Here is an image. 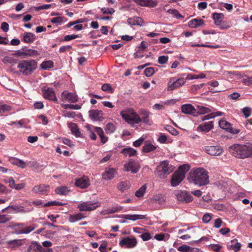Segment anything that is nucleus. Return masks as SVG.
<instances>
[{"instance_id": "obj_47", "label": "nucleus", "mask_w": 252, "mask_h": 252, "mask_svg": "<svg viewBox=\"0 0 252 252\" xmlns=\"http://www.w3.org/2000/svg\"><path fill=\"white\" fill-rule=\"evenodd\" d=\"M36 228V225L33 224L31 226H26L25 223H24L23 234H28L31 232L32 231Z\"/></svg>"}, {"instance_id": "obj_59", "label": "nucleus", "mask_w": 252, "mask_h": 252, "mask_svg": "<svg viewBox=\"0 0 252 252\" xmlns=\"http://www.w3.org/2000/svg\"><path fill=\"white\" fill-rule=\"evenodd\" d=\"M153 201L158 203L159 204H162L164 202V199L160 196H155L153 197Z\"/></svg>"}, {"instance_id": "obj_8", "label": "nucleus", "mask_w": 252, "mask_h": 252, "mask_svg": "<svg viewBox=\"0 0 252 252\" xmlns=\"http://www.w3.org/2000/svg\"><path fill=\"white\" fill-rule=\"evenodd\" d=\"M137 244L136 239L134 237H126L119 242L121 247H125L128 249L134 248Z\"/></svg>"}, {"instance_id": "obj_15", "label": "nucleus", "mask_w": 252, "mask_h": 252, "mask_svg": "<svg viewBox=\"0 0 252 252\" xmlns=\"http://www.w3.org/2000/svg\"><path fill=\"white\" fill-rule=\"evenodd\" d=\"M24 240L14 239L5 242L6 247L12 250H16L23 245Z\"/></svg>"}, {"instance_id": "obj_9", "label": "nucleus", "mask_w": 252, "mask_h": 252, "mask_svg": "<svg viewBox=\"0 0 252 252\" xmlns=\"http://www.w3.org/2000/svg\"><path fill=\"white\" fill-rule=\"evenodd\" d=\"M99 205L98 202L92 203L86 201L79 204L77 208L80 211H91L97 208Z\"/></svg>"}, {"instance_id": "obj_51", "label": "nucleus", "mask_w": 252, "mask_h": 252, "mask_svg": "<svg viewBox=\"0 0 252 252\" xmlns=\"http://www.w3.org/2000/svg\"><path fill=\"white\" fill-rule=\"evenodd\" d=\"M63 204L59 201H49L47 203L44 204L43 206L44 207H47L52 206H62Z\"/></svg>"}, {"instance_id": "obj_20", "label": "nucleus", "mask_w": 252, "mask_h": 252, "mask_svg": "<svg viewBox=\"0 0 252 252\" xmlns=\"http://www.w3.org/2000/svg\"><path fill=\"white\" fill-rule=\"evenodd\" d=\"M213 121H209L208 122L203 123L199 125L197 128V130L207 132L212 129L213 128Z\"/></svg>"}, {"instance_id": "obj_64", "label": "nucleus", "mask_w": 252, "mask_h": 252, "mask_svg": "<svg viewBox=\"0 0 252 252\" xmlns=\"http://www.w3.org/2000/svg\"><path fill=\"white\" fill-rule=\"evenodd\" d=\"M212 219L210 214L206 213L202 217V221L204 223L209 222Z\"/></svg>"}, {"instance_id": "obj_10", "label": "nucleus", "mask_w": 252, "mask_h": 252, "mask_svg": "<svg viewBox=\"0 0 252 252\" xmlns=\"http://www.w3.org/2000/svg\"><path fill=\"white\" fill-rule=\"evenodd\" d=\"M177 199L181 203H188L193 200L192 196L187 191H180L176 194Z\"/></svg>"}, {"instance_id": "obj_57", "label": "nucleus", "mask_w": 252, "mask_h": 252, "mask_svg": "<svg viewBox=\"0 0 252 252\" xmlns=\"http://www.w3.org/2000/svg\"><path fill=\"white\" fill-rule=\"evenodd\" d=\"M168 57L167 56H161L158 58V63L161 64L166 63L168 62Z\"/></svg>"}, {"instance_id": "obj_44", "label": "nucleus", "mask_w": 252, "mask_h": 252, "mask_svg": "<svg viewBox=\"0 0 252 252\" xmlns=\"http://www.w3.org/2000/svg\"><path fill=\"white\" fill-rule=\"evenodd\" d=\"M167 12L173 15V16L177 19H183L184 16L182 15L179 12L175 9H169Z\"/></svg>"}, {"instance_id": "obj_28", "label": "nucleus", "mask_w": 252, "mask_h": 252, "mask_svg": "<svg viewBox=\"0 0 252 252\" xmlns=\"http://www.w3.org/2000/svg\"><path fill=\"white\" fill-rule=\"evenodd\" d=\"M68 127L70 128L71 132L76 137H78L81 136V132L76 124L73 123H69L68 125Z\"/></svg>"}, {"instance_id": "obj_19", "label": "nucleus", "mask_w": 252, "mask_h": 252, "mask_svg": "<svg viewBox=\"0 0 252 252\" xmlns=\"http://www.w3.org/2000/svg\"><path fill=\"white\" fill-rule=\"evenodd\" d=\"M184 178V175L183 174H181L180 173H177L176 171L173 174L171 180V186L173 187L178 186Z\"/></svg>"}, {"instance_id": "obj_5", "label": "nucleus", "mask_w": 252, "mask_h": 252, "mask_svg": "<svg viewBox=\"0 0 252 252\" xmlns=\"http://www.w3.org/2000/svg\"><path fill=\"white\" fill-rule=\"evenodd\" d=\"M174 169V167L167 160L162 161L157 168L158 175L161 178H164L172 172Z\"/></svg>"}, {"instance_id": "obj_2", "label": "nucleus", "mask_w": 252, "mask_h": 252, "mask_svg": "<svg viewBox=\"0 0 252 252\" xmlns=\"http://www.w3.org/2000/svg\"><path fill=\"white\" fill-rule=\"evenodd\" d=\"M229 151L237 158H247L252 155V145L234 144L229 147Z\"/></svg>"}, {"instance_id": "obj_30", "label": "nucleus", "mask_w": 252, "mask_h": 252, "mask_svg": "<svg viewBox=\"0 0 252 252\" xmlns=\"http://www.w3.org/2000/svg\"><path fill=\"white\" fill-rule=\"evenodd\" d=\"M85 216L83 214L79 213L76 214L69 215L68 217V221L71 223H74L85 218Z\"/></svg>"}, {"instance_id": "obj_7", "label": "nucleus", "mask_w": 252, "mask_h": 252, "mask_svg": "<svg viewBox=\"0 0 252 252\" xmlns=\"http://www.w3.org/2000/svg\"><path fill=\"white\" fill-rule=\"evenodd\" d=\"M140 168V165L137 160L130 159L124 165V170L126 172H130L132 174L137 173Z\"/></svg>"}, {"instance_id": "obj_52", "label": "nucleus", "mask_w": 252, "mask_h": 252, "mask_svg": "<svg viewBox=\"0 0 252 252\" xmlns=\"http://www.w3.org/2000/svg\"><path fill=\"white\" fill-rule=\"evenodd\" d=\"M24 53L26 55L32 57H35L39 55V52L37 50L32 49L26 50Z\"/></svg>"}, {"instance_id": "obj_29", "label": "nucleus", "mask_w": 252, "mask_h": 252, "mask_svg": "<svg viewBox=\"0 0 252 252\" xmlns=\"http://www.w3.org/2000/svg\"><path fill=\"white\" fill-rule=\"evenodd\" d=\"M90 184L88 179L86 178H79L76 180L75 185L82 189L87 188Z\"/></svg>"}, {"instance_id": "obj_4", "label": "nucleus", "mask_w": 252, "mask_h": 252, "mask_svg": "<svg viewBox=\"0 0 252 252\" xmlns=\"http://www.w3.org/2000/svg\"><path fill=\"white\" fill-rule=\"evenodd\" d=\"M121 115L123 119L131 126L141 122L140 117L132 109H128L127 111H121Z\"/></svg>"}, {"instance_id": "obj_60", "label": "nucleus", "mask_w": 252, "mask_h": 252, "mask_svg": "<svg viewBox=\"0 0 252 252\" xmlns=\"http://www.w3.org/2000/svg\"><path fill=\"white\" fill-rule=\"evenodd\" d=\"M144 138L142 137H140L139 139L133 142V145L136 147H140L144 142Z\"/></svg>"}, {"instance_id": "obj_55", "label": "nucleus", "mask_w": 252, "mask_h": 252, "mask_svg": "<svg viewBox=\"0 0 252 252\" xmlns=\"http://www.w3.org/2000/svg\"><path fill=\"white\" fill-rule=\"evenodd\" d=\"M11 217L7 215H0V223H4L10 220Z\"/></svg>"}, {"instance_id": "obj_3", "label": "nucleus", "mask_w": 252, "mask_h": 252, "mask_svg": "<svg viewBox=\"0 0 252 252\" xmlns=\"http://www.w3.org/2000/svg\"><path fill=\"white\" fill-rule=\"evenodd\" d=\"M37 67V62L34 60H21L17 65L19 72L26 76L31 74Z\"/></svg>"}, {"instance_id": "obj_6", "label": "nucleus", "mask_w": 252, "mask_h": 252, "mask_svg": "<svg viewBox=\"0 0 252 252\" xmlns=\"http://www.w3.org/2000/svg\"><path fill=\"white\" fill-rule=\"evenodd\" d=\"M186 83V79L184 77L176 78V77H171L170 78L168 83L167 91H172L174 90L179 88L183 86Z\"/></svg>"}, {"instance_id": "obj_21", "label": "nucleus", "mask_w": 252, "mask_h": 252, "mask_svg": "<svg viewBox=\"0 0 252 252\" xmlns=\"http://www.w3.org/2000/svg\"><path fill=\"white\" fill-rule=\"evenodd\" d=\"M241 244L238 242L236 239L232 240L227 245V248L229 250H233L235 252H239L241 248Z\"/></svg>"}, {"instance_id": "obj_50", "label": "nucleus", "mask_w": 252, "mask_h": 252, "mask_svg": "<svg viewBox=\"0 0 252 252\" xmlns=\"http://www.w3.org/2000/svg\"><path fill=\"white\" fill-rule=\"evenodd\" d=\"M101 90L104 92H106L110 93H113L114 89L112 88L111 85L108 83L104 84L101 87Z\"/></svg>"}, {"instance_id": "obj_31", "label": "nucleus", "mask_w": 252, "mask_h": 252, "mask_svg": "<svg viewBox=\"0 0 252 252\" xmlns=\"http://www.w3.org/2000/svg\"><path fill=\"white\" fill-rule=\"evenodd\" d=\"M116 173L115 169L113 168L106 170L105 173L102 174V177L105 180H111L114 177Z\"/></svg>"}, {"instance_id": "obj_43", "label": "nucleus", "mask_w": 252, "mask_h": 252, "mask_svg": "<svg viewBox=\"0 0 252 252\" xmlns=\"http://www.w3.org/2000/svg\"><path fill=\"white\" fill-rule=\"evenodd\" d=\"M189 168L190 166L189 165L184 164L180 166L179 168V170L176 172L177 173H180L181 174H183L185 178L186 173L189 170Z\"/></svg>"}, {"instance_id": "obj_13", "label": "nucleus", "mask_w": 252, "mask_h": 252, "mask_svg": "<svg viewBox=\"0 0 252 252\" xmlns=\"http://www.w3.org/2000/svg\"><path fill=\"white\" fill-rule=\"evenodd\" d=\"M61 98L63 101H67L71 103L78 101V96L75 94L67 91H63L62 93Z\"/></svg>"}, {"instance_id": "obj_22", "label": "nucleus", "mask_w": 252, "mask_h": 252, "mask_svg": "<svg viewBox=\"0 0 252 252\" xmlns=\"http://www.w3.org/2000/svg\"><path fill=\"white\" fill-rule=\"evenodd\" d=\"M48 188L49 186L41 184L35 186L32 188V190L33 192L36 193H39L42 194H45L47 193Z\"/></svg>"}, {"instance_id": "obj_42", "label": "nucleus", "mask_w": 252, "mask_h": 252, "mask_svg": "<svg viewBox=\"0 0 252 252\" xmlns=\"http://www.w3.org/2000/svg\"><path fill=\"white\" fill-rule=\"evenodd\" d=\"M54 66V63L52 61H47L43 62L41 64V67L42 69L48 70Z\"/></svg>"}, {"instance_id": "obj_32", "label": "nucleus", "mask_w": 252, "mask_h": 252, "mask_svg": "<svg viewBox=\"0 0 252 252\" xmlns=\"http://www.w3.org/2000/svg\"><path fill=\"white\" fill-rule=\"evenodd\" d=\"M121 218L131 220L133 221L137 220H142L145 219V216L142 215H123Z\"/></svg>"}, {"instance_id": "obj_46", "label": "nucleus", "mask_w": 252, "mask_h": 252, "mask_svg": "<svg viewBox=\"0 0 252 252\" xmlns=\"http://www.w3.org/2000/svg\"><path fill=\"white\" fill-rule=\"evenodd\" d=\"M61 106L65 109L79 110L81 108V106L78 104H62Z\"/></svg>"}, {"instance_id": "obj_14", "label": "nucleus", "mask_w": 252, "mask_h": 252, "mask_svg": "<svg viewBox=\"0 0 252 252\" xmlns=\"http://www.w3.org/2000/svg\"><path fill=\"white\" fill-rule=\"evenodd\" d=\"M43 93V95L44 98L52 100L53 101H57V98L56 96L55 92L53 88H45L42 90Z\"/></svg>"}, {"instance_id": "obj_25", "label": "nucleus", "mask_w": 252, "mask_h": 252, "mask_svg": "<svg viewBox=\"0 0 252 252\" xmlns=\"http://www.w3.org/2000/svg\"><path fill=\"white\" fill-rule=\"evenodd\" d=\"M42 247L36 242H32L29 246L28 252H41Z\"/></svg>"}, {"instance_id": "obj_37", "label": "nucleus", "mask_w": 252, "mask_h": 252, "mask_svg": "<svg viewBox=\"0 0 252 252\" xmlns=\"http://www.w3.org/2000/svg\"><path fill=\"white\" fill-rule=\"evenodd\" d=\"M121 153L126 156L132 157L136 155L137 152L132 148L128 147L123 149Z\"/></svg>"}, {"instance_id": "obj_24", "label": "nucleus", "mask_w": 252, "mask_h": 252, "mask_svg": "<svg viewBox=\"0 0 252 252\" xmlns=\"http://www.w3.org/2000/svg\"><path fill=\"white\" fill-rule=\"evenodd\" d=\"M23 226H24V223H18L13 224L11 226V227L12 228V231H11V233L13 234H23Z\"/></svg>"}, {"instance_id": "obj_36", "label": "nucleus", "mask_w": 252, "mask_h": 252, "mask_svg": "<svg viewBox=\"0 0 252 252\" xmlns=\"http://www.w3.org/2000/svg\"><path fill=\"white\" fill-rule=\"evenodd\" d=\"M139 114L141 117H140L141 119V122H143L145 124H148L150 121V112L148 111L142 109L140 111Z\"/></svg>"}, {"instance_id": "obj_62", "label": "nucleus", "mask_w": 252, "mask_h": 252, "mask_svg": "<svg viewBox=\"0 0 252 252\" xmlns=\"http://www.w3.org/2000/svg\"><path fill=\"white\" fill-rule=\"evenodd\" d=\"M78 37H79V35L77 34L66 35L64 37L63 40L68 41Z\"/></svg>"}, {"instance_id": "obj_56", "label": "nucleus", "mask_w": 252, "mask_h": 252, "mask_svg": "<svg viewBox=\"0 0 252 252\" xmlns=\"http://www.w3.org/2000/svg\"><path fill=\"white\" fill-rule=\"evenodd\" d=\"M63 113V116L65 117L74 118L76 117V113L75 112L64 111Z\"/></svg>"}, {"instance_id": "obj_33", "label": "nucleus", "mask_w": 252, "mask_h": 252, "mask_svg": "<svg viewBox=\"0 0 252 252\" xmlns=\"http://www.w3.org/2000/svg\"><path fill=\"white\" fill-rule=\"evenodd\" d=\"M156 148L157 147L153 145L150 141H146L142 147V151L145 153H148L154 151Z\"/></svg>"}, {"instance_id": "obj_45", "label": "nucleus", "mask_w": 252, "mask_h": 252, "mask_svg": "<svg viewBox=\"0 0 252 252\" xmlns=\"http://www.w3.org/2000/svg\"><path fill=\"white\" fill-rule=\"evenodd\" d=\"M6 209L8 210H15L17 212H24V209L23 207L20 206H9L6 208L2 210V212H4Z\"/></svg>"}, {"instance_id": "obj_23", "label": "nucleus", "mask_w": 252, "mask_h": 252, "mask_svg": "<svg viewBox=\"0 0 252 252\" xmlns=\"http://www.w3.org/2000/svg\"><path fill=\"white\" fill-rule=\"evenodd\" d=\"M9 161L11 164L23 169L25 168L27 166V163L25 162L16 158L11 157L9 158Z\"/></svg>"}, {"instance_id": "obj_34", "label": "nucleus", "mask_w": 252, "mask_h": 252, "mask_svg": "<svg viewBox=\"0 0 252 252\" xmlns=\"http://www.w3.org/2000/svg\"><path fill=\"white\" fill-rule=\"evenodd\" d=\"M204 24V21L201 19H193L188 23L189 27L191 28H195L200 26Z\"/></svg>"}, {"instance_id": "obj_1", "label": "nucleus", "mask_w": 252, "mask_h": 252, "mask_svg": "<svg viewBox=\"0 0 252 252\" xmlns=\"http://www.w3.org/2000/svg\"><path fill=\"white\" fill-rule=\"evenodd\" d=\"M208 172L204 168H199L190 171L188 177L190 183L199 186H204L209 182Z\"/></svg>"}, {"instance_id": "obj_12", "label": "nucleus", "mask_w": 252, "mask_h": 252, "mask_svg": "<svg viewBox=\"0 0 252 252\" xmlns=\"http://www.w3.org/2000/svg\"><path fill=\"white\" fill-rule=\"evenodd\" d=\"M219 126L221 128L232 134H238L240 132L239 129L232 127L231 124L224 120L219 121Z\"/></svg>"}, {"instance_id": "obj_48", "label": "nucleus", "mask_w": 252, "mask_h": 252, "mask_svg": "<svg viewBox=\"0 0 252 252\" xmlns=\"http://www.w3.org/2000/svg\"><path fill=\"white\" fill-rule=\"evenodd\" d=\"M115 130L116 126L111 123L107 124L105 128V130L107 133H112L114 132Z\"/></svg>"}, {"instance_id": "obj_17", "label": "nucleus", "mask_w": 252, "mask_h": 252, "mask_svg": "<svg viewBox=\"0 0 252 252\" xmlns=\"http://www.w3.org/2000/svg\"><path fill=\"white\" fill-rule=\"evenodd\" d=\"M182 112L186 114L195 116L196 113V110L191 104H183L181 106Z\"/></svg>"}, {"instance_id": "obj_26", "label": "nucleus", "mask_w": 252, "mask_h": 252, "mask_svg": "<svg viewBox=\"0 0 252 252\" xmlns=\"http://www.w3.org/2000/svg\"><path fill=\"white\" fill-rule=\"evenodd\" d=\"M127 23L130 25H137L141 26L143 24V19L139 17L134 16L129 18L127 20Z\"/></svg>"}, {"instance_id": "obj_41", "label": "nucleus", "mask_w": 252, "mask_h": 252, "mask_svg": "<svg viewBox=\"0 0 252 252\" xmlns=\"http://www.w3.org/2000/svg\"><path fill=\"white\" fill-rule=\"evenodd\" d=\"M67 19L64 17H56L51 20V22L53 24H62L63 21L66 22Z\"/></svg>"}, {"instance_id": "obj_61", "label": "nucleus", "mask_w": 252, "mask_h": 252, "mask_svg": "<svg viewBox=\"0 0 252 252\" xmlns=\"http://www.w3.org/2000/svg\"><path fill=\"white\" fill-rule=\"evenodd\" d=\"M11 110V107L7 105L4 104L0 106V113L8 112Z\"/></svg>"}, {"instance_id": "obj_16", "label": "nucleus", "mask_w": 252, "mask_h": 252, "mask_svg": "<svg viewBox=\"0 0 252 252\" xmlns=\"http://www.w3.org/2000/svg\"><path fill=\"white\" fill-rule=\"evenodd\" d=\"M103 112L99 110H91L89 111V117L94 121H102L103 120Z\"/></svg>"}, {"instance_id": "obj_38", "label": "nucleus", "mask_w": 252, "mask_h": 252, "mask_svg": "<svg viewBox=\"0 0 252 252\" xmlns=\"http://www.w3.org/2000/svg\"><path fill=\"white\" fill-rule=\"evenodd\" d=\"M130 187V184L127 181H122L117 185L118 189L122 192L128 189Z\"/></svg>"}, {"instance_id": "obj_49", "label": "nucleus", "mask_w": 252, "mask_h": 252, "mask_svg": "<svg viewBox=\"0 0 252 252\" xmlns=\"http://www.w3.org/2000/svg\"><path fill=\"white\" fill-rule=\"evenodd\" d=\"M146 189V186L145 185L142 186L139 189L135 192V196L138 197H142L145 193Z\"/></svg>"}, {"instance_id": "obj_63", "label": "nucleus", "mask_w": 252, "mask_h": 252, "mask_svg": "<svg viewBox=\"0 0 252 252\" xmlns=\"http://www.w3.org/2000/svg\"><path fill=\"white\" fill-rule=\"evenodd\" d=\"M140 237L144 241H146L150 240L151 238V235L149 233L146 232L140 235Z\"/></svg>"}, {"instance_id": "obj_27", "label": "nucleus", "mask_w": 252, "mask_h": 252, "mask_svg": "<svg viewBox=\"0 0 252 252\" xmlns=\"http://www.w3.org/2000/svg\"><path fill=\"white\" fill-rule=\"evenodd\" d=\"M35 35L32 32H25L24 34L23 41L27 43H31L35 39Z\"/></svg>"}, {"instance_id": "obj_40", "label": "nucleus", "mask_w": 252, "mask_h": 252, "mask_svg": "<svg viewBox=\"0 0 252 252\" xmlns=\"http://www.w3.org/2000/svg\"><path fill=\"white\" fill-rule=\"evenodd\" d=\"M212 110L209 107L203 106H197V112L196 113L199 114H205L211 113Z\"/></svg>"}, {"instance_id": "obj_18", "label": "nucleus", "mask_w": 252, "mask_h": 252, "mask_svg": "<svg viewBox=\"0 0 252 252\" xmlns=\"http://www.w3.org/2000/svg\"><path fill=\"white\" fill-rule=\"evenodd\" d=\"M134 1L141 6L155 7L158 5V1L154 0H134Z\"/></svg>"}, {"instance_id": "obj_11", "label": "nucleus", "mask_w": 252, "mask_h": 252, "mask_svg": "<svg viewBox=\"0 0 252 252\" xmlns=\"http://www.w3.org/2000/svg\"><path fill=\"white\" fill-rule=\"evenodd\" d=\"M203 150L211 156H219L223 152V149L219 146H206Z\"/></svg>"}, {"instance_id": "obj_53", "label": "nucleus", "mask_w": 252, "mask_h": 252, "mask_svg": "<svg viewBox=\"0 0 252 252\" xmlns=\"http://www.w3.org/2000/svg\"><path fill=\"white\" fill-rule=\"evenodd\" d=\"M191 249V247L187 245H183L177 248L178 251L180 252H190Z\"/></svg>"}, {"instance_id": "obj_58", "label": "nucleus", "mask_w": 252, "mask_h": 252, "mask_svg": "<svg viewBox=\"0 0 252 252\" xmlns=\"http://www.w3.org/2000/svg\"><path fill=\"white\" fill-rule=\"evenodd\" d=\"M101 12L104 14H112L115 12L113 8H106L105 7L101 8Z\"/></svg>"}, {"instance_id": "obj_39", "label": "nucleus", "mask_w": 252, "mask_h": 252, "mask_svg": "<svg viewBox=\"0 0 252 252\" xmlns=\"http://www.w3.org/2000/svg\"><path fill=\"white\" fill-rule=\"evenodd\" d=\"M69 191L70 190L65 186L58 187L55 189L56 193L60 195H66Z\"/></svg>"}, {"instance_id": "obj_54", "label": "nucleus", "mask_w": 252, "mask_h": 252, "mask_svg": "<svg viewBox=\"0 0 252 252\" xmlns=\"http://www.w3.org/2000/svg\"><path fill=\"white\" fill-rule=\"evenodd\" d=\"M154 72V68L152 67L146 68L144 70L145 74L147 77H150L152 76Z\"/></svg>"}, {"instance_id": "obj_35", "label": "nucleus", "mask_w": 252, "mask_h": 252, "mask_svg": "<svg viewBox=\"0 0 252 252\" xmlns=\"http://www.w3.org/2000/svg\"><path fill=\"white\" fill-rule=\"evenodd\" d=\"M224 15L221 13H214L212 14V18L214 21L215 24L217 26H219L220 24L223 19Z\"/></svg>"}]
</instances>
